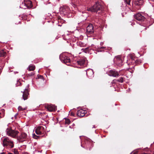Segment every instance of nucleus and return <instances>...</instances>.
Here are the masks:
<instances>
[{
	"instance_id": "f257e3e1",
	"label": "nucleus",
	"mask_w": 154,
	"mask_h": 154,
	"mask_svg": "<svg viewBox=\"0 0 154 154\" xmlns=\"http://www.w3.org/2000/svg\"><path fill=\"white\" fill-rule=\"evenodd\" d=\"M101 8L100 5L99 3H96L91 7L88 8L87 10L88 11L92 12H98L99 13L101 11Z\"/></svg>"
},
{
	"instance_id": "f03ea898",
	"label": "nucleus",
	"mask_w": 154,
	"mask_h": 154,
	"mask_svg": "<svg viewBox=\"0 0 154 154\" xmlns=\"http://www.w3.org/2000/svg\"><path fill=\"white\" fill-rule=\"evenodd\" d=\"M3 144L4 147L8 146L10 148H12L14 147L13 141L7 137H5L3 138Z\"/></svg>"
},
{
	"instance_id": "7ed1b4c3",
	"label": "nucleus",
	"mask_w": 154,
	"mask_h": 154,
	"mask_svg": "<svg viewBox=\"0 0 154 154\" xmlns=\"http://www.w3.org/2000/svg\"><path fill=\"white\" fill-rule=\"evenodd\" d=\"M5 131L8 136L14 138L17 137L19 133L18 131L12 130L11 128H7Z\"/></svg>"
},
{
	"instance_id": "20e7f679",
	"label": "nucleus",
	"mask_w": 154,
	"mask_h": 154,
	"mask_svg": "<svg viewBox=\"0 0 154 154\" xmlns=\"http://www.w3.org/2000/svg\"><path fill=\"white\" fill-rule=\"evenodd\" d=\"M46 126H39L35 128V131L37 135H41L44 134L45 131Z\"/></svg>"
},
{
	"instance_id": "39448f33",
	"label": "nucleus",
	"mask_w": 154,
	"mask_h": 154,
	"mask_svg": "<svg viewBox=\"0 0 154 154\" xmlns=\"http://www.w3.org/2000/svg\"><path fill=\"white\" fill-rule=\"evenodd\" d=\"M60 58L62 62L66 63L67 65H69V64H68L67 63L70 62V60L69 57L66 55L64 54H60Z\"/></svg>"
},
{
	"instance_id": "423d86ee",
	"label": "nucleus",
	"mask_w": 154,
	"mask_h": 154,
	"mask_svg": "<svg viewBox=\"0 0 154 154\" xmlns=\"http://www.w3.org/2000/svg\"><path fill=\"white\" fill-rule=\"evenodd\" d=\"M60 11L64 15H67L69 13L70 10L68 6H64L60 8Z\"/></svg>"
},
{
	"instance_id": "0eeeda50",
	"label": "nucleus",
	"mask_w": 154,
	"mask_h": 154,
	"mask_svg": "<svg viewBox=\"0 0 154 154\" xmlns=\"http://www.w3.org/2000/svg\"><path fill=\"white\" fill-rule=\"evenodd\" d=\"M134 17L136 19L139 21H142L145 19V17L140 13H138L135 14Z\"/></svg>"
},
{
	"instance_id": "6e6552de",
	"label": "nucleus",
	"mask_w": 154,
	"mask_h": 154,
	"mask_svg": "<svg viewBox=\"0 0 154 154\" xmlns=\"http://www.w3.org/2000/svg\"><path fill=\"white\" fill-rule=\"evenodd\" d=\"M45 107L50 112L55 111L57 109L56 106L53 105H47L45 106Z\"/></svg>"
},
{
	"instance_id": "1a4fd4ad",
	"label": "nucleus",
	"mask_w": 154,
	"mask_h": 154,
	"mask_svg": "<svg viewBox=\"0 0 154 154\" xmlns=\"http://www.w3.org/2000/svg\"><path fill=\"white\" fill-rule=\"evenodd\" d=\"M114 61L115 63L119 65H122L123 62L120 56H118L115 57Z\"/></svg>"
},
{
	"instance_id": "9d476101",
	"label": "nucleus",
	"mask_w": 154,
	"mask_h": 154,
	"mask_svg": "<svg viewBox=\"0 0 154 154\" xmlns=\"http://www.w3.org/2000/svg\"><path fill=\"white\" fill-rule=\"evenodd\" d=\"M23 93L22 97L24 100H26L28 98L29 95V90L27 88H25L24 91H21Z\"/></svg>"
},
{
	"instance_id": "9b49d317",
	"label": "nucleus",
	"mask_w": 154,
	"mask_h": 154,
	"mask_svg": "<svg viewBox=\"0 0 154 154\" xmlns=\"http://www.w3.org/2000/svg\"><path fill=\"white\" fill-rule=\"evenodd\" d=\"M94 27L92 24H90L86 28V32L90 33H93L94 32Z\"/></svg>"
},
{
	"instance_id": "f8f14e48",
	"label": "nucleus",
	"mask_w": 154,
	"mask_h": 154,
	"mask_svg": "<svg viewBox=\"0 0 154 154\" xmlns=\"http://www.w3.org/2000/svg\"><path fill=\"white\" fill-rule=\"evenodd\" d=\"M87 75L89 78H91L94 76V73L93 70L91 69H88L86 71Z\"/></svg>"
},
{
	"instance_id": "ddd939ff",
	"label": "nucleus",
	"mask_w": 154,
	"mask_h": 154,
	"mask_svg": "<svg viewBox=\"0 0 154 154\" xmlns=\"http://www.w3.org/2000/svg\"><path fill=\"white\" fill-rule=\"evenodd\" d=\"M108 75L110 76L116 77L119 76V74L115 70H110L108 72Z\"/></svg>"
},
{
	"instance_id": "4468645a",
	"label": "nucleus",
	"mask_w": 154,
	"mask_h": 154,
	"mask_svg": "<svg viewBox=\"0 0 154 154\" xmlns=\"http://www.w3.org/2000/svg\"><path fill=\"white\" fill-rule=\"evenodd\" d=\"M27 137V134L25 133H22L19 137L18 139L20 141H24Z\"/></svg>"
},
{
	"instance_id": "2eb2a0df",
	"label": "nucleus",
	"mask_w": 154,
	"mask_h": 154,
	"mask_svg": "<svg viewBox=\"0 0 154 154\" xmlns=\"http://www.w3.org/2000/svg\"><path fill=\"white\" fill-rule=\"evenodd\" d=\"M86 111L82 109H80L77 111V114L78 116L80 117L84 116L86 113Z\"/></svg>"
},
{
	"instance_id": "dca6fc26",
	"label": "nucleus",
	"mask_w": 154,
	"mask_h": 154,
	"mask_svg": "<svg viewBox=\"0 0 154 154\" xmlns=\"http://www.w3.org/2000/svg\"><path fill=\"white\" fill-rule=\"evenodd\" d=\"M143 3V0H135L134 3L136 5L141 6Z\"/></svg>"
},
{
	"instance_id": "f3484780",
	"label": "nucleus",
	"mask_w": 154,
	"mask_h": 154,
	"mask_svg": "<svg viewBox=\"0 0 154 154\" xmlns=\"http://www.w3.org/2000/svg\"><path fill=\"white\" fill-rule=\"evenodd\" d=\"M85 59H82L80 60L77 61L76 63L77 64L80 66H82L84 64L85 62Z\"/></svg>"
},
{
	"instance_id": "a211bd4d",
	"label": "nucleus",
	"mask_w": 154,
	"mask_h": 154,
	"mask_svg": "<svg viewBox=\"0 0 154 154\" xmlns=\"http://www.w3.org/2000/svg\"><path fill=\"white\" fill-rule=\"evenodd\" d=\"M6 52L4 50H0V57H4L5 56Z\"/></svg>"
},
{
	"instance_id": "6ab92c4d",
	"label": "nucleus",
	"mask_w": 154,
	"mask_h": 154,
	"mask_svg": "<svg viewBox=\"0 0 154 154\" xmlns=\"http://www.w3.org/2000/svg\"><path fill=\"white\" fill-rule=\"evenodd\" d=\"M35 69V66L34 65H30L28 68V69L29 71H33Z\"/></svg>"
},
{
	"instance_id": "aec40b11",
	"label": "nucleus",
	"mask_w": 154,
	"mask_h": 154,
	"mask_svg": "<svg viewBox=\"0 0 154 154\" xmlns=\"http://www.w3.org/2000/svg\"><path fill=\"white\" fill-rule=\"evenodd\" d=\"M82 51H83V52L85 53H87L88 51V48H82L81 49Z\"/></svg>"
},
{
	"instance_id": "412c9836",
	"label": "nucleus",
	"mask_w": 154,
	"mask_h": 154,
	"mask_svg": "<svg viewBox=\"0 0 154 154\" xmlns=\"http://www.w3.org/2000/svg\"><path fill=\"white\" fill-rule=\"evenodd\" d=\"M78 45L81 47H84V44L82 43V42H79L78 43Z\"/></svg>"
},
{
	"instance_id": "4be33fe9",
	"label": "nucleus",
	"mask_w": 154,
	"mask_h": 154,
	"mask_svg": "<svg viewBox=\"0 0 154 154\" xmlns=\"http://www.w3.org/2000/svg\"><path fill=\"white\" fill-rule=\"evenodd\" d=\"M65 123L69 124L70 122V121L69 119H68L65 118Z\"/></svg>"
},
{
	"instance_id": "5701e85b",
	"label": "nucleus",
	"mask_w": 154,
	"mask_h": 154,
	"mask_svg": "<svg viewBox=\"0 0 154 154\" xmlns=\"http://www.w3.org/2000/svg\"><path fill=\"white\" fill-rule=\"evenodd\" d=\"M117 81L121 83H122L123 82V79L122 77H121L118 79Z\"/></svg>"
},
{
	"instance_id": "b1692460",
	"label": "nucleus",
	"mask_w": 154,
	"mask_h": 154,
	"mask_svg": "<svg viewBox=\"0 0 154 154\" xmlns=\"http://www.w3.org/2000/svg\"><path fill=\"white\" fill-rule=\"evenodd\" d=\"M106 47H99L98 48V52H101V51H102L101 50H100V49H105L106 48Z\"/></svg>"
},
{
	"instance_id": "393cba45",
	"label": "nucleus",
	"mask_w": 154,
	"mask_h": 154,
	"mask_svg": "<svg viewBox=\"0 0 154 154\" xmlns=\"http://www.w3.org/2000/svg\"><path fill=\"white\" fill-rule=\"evenodd\" d=\"M131 0H125V1L126 4L128 5H130L131 2Z\"/></svg>"
},
{
	"instance_id": "a878e982",
	"label": "nucleus",
	"mask_w": 154,
	"mask_h": 154,
	"mask_svg": "<svg viewBox=\"0 0 154 154\" xmlns=\"http://www.w3.org/2000/svg\"><path fill=\"white\" fill-rule=\"evenodd\" d=\"M84 15H82L83 16H85V20H86V19L87 18V14H86V13H83L82 12V13Z\"/></svg>"
},
{
	"instance_id": "bb28decb",
	"label": "nucleus",
	"mask_w": 154,
	"mask_h": 154,
	"mask_svg": "<svg viewBox=\"0 0 154 154\" xmlns=\"http://www.w3.org/2000/svg\"><path fill=\"white\" fill-rule=\"evenodd\" d=\"M14 153H15V154H19L18 152L16 149H14Z\"/></svg>"
},
{
	"instance_id": "cd10ccee",
	"label": "nucleus",
	"mask_w": 154,
	"mask_h": 154,
	"mask_svg": "<svg viewBox=\"0 0 154 154\" xmlns=\"http://www.w3.org/2000/svg\"><path fill=\"white\" fill-rule=\"evenodd\" d=\"M18 109L19 110H23L24 109H23L22 107L21 106H19L18 107Z\"/></svg>"
},
{
	"instance_id": "c85d7f7f",
	"label": "nucleus",
	"mask_w": 154,
	"mask_h": 154,
	"mask_svg": "<svg viewBox=\"0 0 154 154\" xmlns=\"http://www.w3.org/2000/svg\"><path fill=\"white\" fill-rule=\"evenodd\" d=\"M103 43L102 42H101L100 43V45H103Z\"/></svg>"
},
{
	"instance_id": "c756f323",
	"label": "nucleus",
	"mask_w": 154,
	"mask_h": 154,
	"mask_svg": "<svg viewBox=\"0 0 154 154\" xmlns=\"http://www.w3.org/2000/svg\"><path fill=\"white\" fill-rule=\"evenodd\" d=\"M36 136V135L35 134H33V136L34 137V138H35V137H34V136Z\"/></svg>"
},
{
	"instance_id": "7c9ffc66",
	"label": "nucleus",
	"mask_w": 154,
	"mask_h": 154,
	"mask_svg": "<svg viewBox=\"0 0 154 154\" xmlns=\"http://www.w3.org/2000/svg\"><path fill=\"white\" fill-rule=\"evenodd\" d=\"M149 0L152 1V2H154V0Z\"/></svg>"
},
{
	"instance_id": "2f4dec72",
	"label": "nucleus",
	"mask_w": 154,
	"mask_h": 154,
	"mask_svg": "<svg viewBox=\"0 0 154 154\" xmlns=\"http://www.w3.org/2000/svg\"><path fill=\"white\" fill-rule=\"evenodd\" d=\"M143 154H148V153H143Z\"/></svg>"
},
{
	"instance_id": "473e14b6",
	"label": "nucleus",
	"mask_w": 154,
	"mask_h": 154,
	"mask_svg": "<svg viewBox=\"0 0 154 154\" xmlns=\"http://www.w3.org/2000/svg\"><path fill=\"white\" fill-rule=\"evenodd\" d=\"M8 154H13V153H8Z\"/></svg>"
},
{
	"instance_id": "72a5a7b5",
	"label": "nucleus",
	"mask_w": 154,
	"mask_h": 154,
	"mask_svg": "<svg viewBox=\"0 0 154 154\" xmlns=\"http://www.w3.org/2000/svg\"><path fill=\"white\" fill-rule=\"evenodd\" d=\"M71 115H72V116H73V114L72 113H71Z\"/></svg>"
},
{
	"instance_id": "f704fd0d",
	"label": "nucleus",
	"mask_w": 154,
	"mask_h": 154,
	"mask_svg": "<svg viewBox=\"0 0 154 154\" xmlns=\"http://www.w3.org/2000/svg\"><path fill=\"white\" fill-rule=\"evenodd\" d=\"M0 154H5V153H4L3 152V153H0Z\"/></svg>"
},
{
	"instance_id": "c9c22d12",
	"label": "nucleus",
	"mask_w": 154,
	"mask_h": 154,
	"mask_svg": "<svg viewBox=\"0 0 154 154\" xmlns=\"http://www.w3.org/2000/svg\"><path fill=\"white\" fill-rule=\"evenodd\" d=\"M69 128H72L71 127V126H69Z\"/></svg>"
},
{
	"instance_id": "e433bc0d",
	"label": "nucleus",
	"mask_w": 154,
	"mask_h": 154,
	"mask_svg": "<svg viewBox=\"0 0 154 154\" xmlns=\"http://www.w3.org/2000/svg\"><path fill=\"white\" fill-rule=\"evenodd\" d=\"M77 67V68H81L80 67Z\"/></svg>"
},
{
	"instance_id": "4c0bfd02",
	"label": "nucleus",
	"mask_w": 154,
	"mask_h": 154,
	"mask_svg": "<svg viewBox=\"0 0 154 154\" xmlns=\"http://www.w3.org/2000/svg\"><path fill=\"white\" fill-rule=\"evenodd\" d=\"M73 126H74V125H75V124H73Z\"/></svg>"
},
{
	"instance_id": "58836bf2",
	"label": "nucleus",
	"mask_w": 154,
	"mask_h": 154,
	"mask_svg": "<svg viewBox=\"0 0 154 154\" xmlns=\"http://www.w3.org/2000/svg\"><path fill=\"white\" fill-rule=\"evenodd\" d=\"M30 4L31 3V2H30Z\"/></svg>"
},
{
	"instance_id": "ea45409f",
	"label": "nucleus",
	"mask_w": 154,
	"mask_h": 154,
	"mask_svg": "<svg viewBox=\"0 0 154 154\" xmlns=\"http://www.w3.org/2000/svg\"><path fill=\"white\" fill-rule=\"evenodd\" d=\"M95 128L94 127H93V128Z\"/></svg>"
},
{
	"instance_id": "a19ab883",
	"label": "nucleus",
	"mask_w": 154,
	"mask_h": 154,
	"mask_svg": "<svg viewBox=\"0 0 154 154\" xmlns=\"http://www.w3.org/2000/svg\"><path fill=\"white\" fill-rule=\"evenodd\" d=\"M133 154H136V153H134Z\"/></svg>"
},
{
	"instance_id": "79ce46f5",
	"label": "nucleus",
	"mask_w": 154,
	"mask_h": 154,
	"mask_svg": "<svg viewBox=\"0 0 154 154\" xmlns=\"http://www.w3.org/2000/svg\"><path fill=\"white\" fill-rule=\"evenodd\" d=\"M131 154V153L130 154Z\"/></svg>"
}]
</instances>
